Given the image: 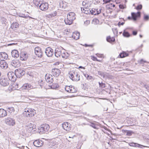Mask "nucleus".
<instances>
[{
	"instance_id": "1",
	"label": "nucleus",
	"mask_w": 149,
	"mask_h": 149,
	"mask_svg": "<svg viewBox=\"0 0 149 149\" xmlns=\"http://www.w3.org/2000/svg\"><path fill=\"white\" fill-rule=\"evenodd\" d=\"M36 114V111L34 109L30 107H26L24 109L22 114L25 117L29 118L34 116Z\"/></svg>"
},
{
	"instance_id": "2",
	"label": "nucleus",
	"mask_w": 149,
	"mask_h": 149,
	"mask_svg": "<svg viewBox=\"0 0 149 149\" xmlns=\"http://www.w3.org/2000/svg\"><path fill=\"white\" fill-rule=\"evenodd\" d=\"M50 128L49 125L47 124L42 125L38 128V132L40 134H44L48 131Z\"/></svg>"
},
{
	"instance_id": "3",
	"label": "nucleus",
	"mask_w": 149,
	"mask_h": 149,
	"mask_svg": "<svg viewBox=\"0 0 149 149\" xmlns=\"http://www.w3.org/2000/svg\"><path fill=\"white\" fill-rule=\"evenodd\" d=\"M34 3H35L37 1V3H35V4L37 6H38L39 4H40L39 7L40 9L42 11H45L48 9L49 8V4L47 3H41L39 1L38 3L37 0H34Z\"/></svg>"
},
{
	"instance_id": "4",
	"label": "nucleus",
	"mask_w": 149,
	"mask_h": 149,
	"mask_svg": "<svg viewBox=\"0 0 149 149\" xmlns=\"http://www.w3.org/2000/svg\"><path fill=\"white\" fill-rule=\"evenodd\" d=\"M69 74V77L73 81H78L80 79V76L78 75L77 72H75L73 71H70Z\"/></svg>"
},
{
	"instance_id": "5",
	"label": "nucleus",
	"mask_w": 149,
	"mask_h": 149,
	"mask_svg": "<svg viewBox=\"0 0 149 149\" xmlns=\"http://www.w3.org/2000/svg\"><path fill=\"white\" fill-rule=\"evenodd\" d=\"M5 123L9 126H13L15 124V122L14 119L8 117L5 119Z\"/></svg>"
},
{
	"instance_id": "6",
	"label": "nucleus",
	"mask_w": 149,
	"mask_h": 149,
	"mask_svg": "<svg viewBox=\"0 0 149 149\" xmlns=\"http://www.w3.org/2000/svg\"><path fill=\"white\" fill-rule=\"evenodd\" d=\"M8 77L9 79L12 81L15 82L16 80V76L15 72H10L8 73Z\"/></svg>"
},
{
	"instance_id": "7",
	"label": "nucleus",
	"mask_w": 149,
	"mask_h": 149,
	"mask_svg": "<svg viewBox=\"0 0 149 149\" xmlns=\"http://www.w3.org/2000/svg\"><path fill=\"white\" fill-rule=\"evenodd\" d=\"M15 73L17 77H20L25 74V71L22 69H18L15 70Z\"/></svg>"
},
{
	"instance_id": "8",
	"label": "nucleus",
	"mask_w": 149,
	"mask_h": 149,
	"mask_svg": "<svg viewBox=\"0 0 149 149\" xmlns=\"http://www.w3.org/2000/svg\"><path fill=\"white\" fill-rule=\"evenodd\" d=\"M61 71L58 68H54L52 70L51 74L55 77H58L61 74Z\"/></svg>"
},
{
	"instance_id": "9",
	"label": "nucleus",
	"mask_w": 149,
	"mask_h": 149,
	"mask_svg": "<svg viewBox=\"0 0 149 149\" xmlns=\"http://www.w3.org/2000/svg\"><path fill=\"white\" fill-rule=\"evenodd\" d=\"M10 81L7 78L2 77L0 79V84L3 86H6L9 84Z\"/></svg>"
},
{
	"instance_id": "10",
	"label": "nucleus",
	"mask_w": 149,
	"mask_h": 149,
	"mask_svg": "<svg viewBox=\"0 0 149 149\" xmlns=\"http://www.w3.org/2000/svg\"><path fill=\"white\" fill-rule=\"evenodd\" d=\"M35 53L38 57H41L42 56V52L41 48L39 47H37L35 48Z\"/></svg>"
},
{
	"instance_id": "11",
	"label": "nucleus",
	"mask_w": 149,
	"mask_h": 149,
	"mask_svg": "<svg viewBox=\"0 0 149 149\" xmlns=\"http://www.w3.org/2000/svg\"><path fill=\"white\" fill-rule=\"evenodd\" d=\"M65 89L66 91L69 93H75L76 92V89L72 86H66Z\"/></svg>"
},
{
	"instance_id": "12",
	"label": "nucleus",
	"mask_w": 149,
	"mask_h": 149,
	"mask_svg": "<svg viewBox=\"0 0 149 149\" xmlns=\"http://www.w3.org/2000/svg\"><path fill=\"white\" fill-rule=\"evenodd\" d=\"M45 79L47 82L51 83L54 81L52 75L50 74H47L45 76Z\"/></svg>"
},
{
	"instance_id": "13",
	"label": "nucleus",
	"mask_w": 149,
	"mask_h": 149,
	"mask_svg": "<svg viewBox=\"0 0 149 149\" xmlns=\"http://www.w3.org/2000/svg\"><path fill=\"white\" fill-rule=\"evenodd\" d=\"M71 125L68 122H64L62 124L63 128L67 131H70L71 129Z\"/></svg>"
},
{
	"instance_id": "14",
	"label": "nucleus",
	"mask_w": 149,
	"mask_h": 149,
	"mask_svg": "<svg viewBox=\"0 0 149 149\" xmlns=\"http://www.w3.org/2000/svg\"><path fill=\"white\" fill-rule=\"evenodd\" d=\"M28 58L27 53L24 52H22L20 54V59L22 61H26Z\"/></svg>"
},
{
	"instance_id": "15",
	"label": "nucleus",
	"mask_w": 149,
	"mask_h": 149,
	"mask_svg": "<svg viewBox=\"0 0 149 149\" xmlns=\"http://www.w3.org/2000/svg\"><path fill=\"white\" fill-rule=\"evenodd\" d=\"M45 53L48 57H51L53 54V50L50 47H48L46 49Z\"/></svg>"
},
{
	"instance_id": "16",
	"label": "nucleus",
	"mask_w": 149,
	"mask_h": 149,
	"mask_svg": "<svg viewBox=\"0 0 149 149\" xmlns=\"http://www.w3.org/2000/svg\"><path fill=\"white\" fill-rule=\"evenodd\" d=\"M131 15L132 19L134 21L137 20L138 17L141 16V13L140 12H138L137 13L132 12L131 13Z\"/></svg>"
},
{
	"instance_id": "17",
	"label": "nucleus",
	"mask_w": 149,
	"mask_h": 149,
	"mask_svg": "<svg viewBox=\"0 0 149 149\" xmlns=\"http://www.w3.org/2000/svg\"><path fill=\"white\" fill-rule=\"evenodd\" d=\"M102 9H100L99 10L97 9L93 8L91 9V10H90V13H91V15H96L99 14L101 12Z\"/></svg>"
},
{
	"instance_id": "18",
	"label": "nucleus",
	"mask_w": 149,
	"mask_h": 149,
	"mask_svg": "<svg viewBox=\"0 0 149 149\" xmlns=\"http://www.w3.org/2000/svg\"><path fill=\"white\" fill-rule=\"evenodd\" d=\"M62 51L61 48H57L56 49L55 52V56L57 57L61 56Z\"/></svg>"
},
{
	"instance_id": "19",
	"label": "nucleus",
	"mask_w": 149,
	"mask_h": 149,
	"mask_svg": "<svg viewBox=\"0 0 149 149\" xmlns=\"http://www.w3.org/2000/svg\"><path fill=\"white\" fill-rule=\"evenodd\" d=\"M75 15V13L73 12H70L68 13L67 15V18L73 21L76 18Z\"/></svg>"
},
{
	"instance_id": "20",
	"label": "nucleus",
	"mask_w": 149,
	"mask_h": 149,
	"mask_svg": "<svg viewBox=\"0 0 149 149\" xmlns=\"http://www.w3.org/2000/svg\"><path fill=\"white\" fill-rule=\"evenodd\" d=\"M8 58V55L5 52L0 53V60L5 61Z\"/></svg>"
},
{
	"instance_id": "21",
	"label": "nucleus",
	"mask_w": 149,
	"mask_h": 149,
	"mask_svg": "<svg viewBox=\"0 0 149 149\" xmlns=\"http://www.w3.org/2000/svg\"><path fill=\"white\" fill-rule=\"evenodd\" d=\"M43 142L40 140H36L34 141L33 143L34 145L36 147H40L42 144Z\"/></svg>"
},
{
	"instance_id": "22",
	"label": "nucleus",
	"mask_w": 149,
	"mask_h": 149,
	"mask_svg": "<svg viewBox=\"0 0 149 149\" xmlns=\"http://www.w3.org/2000/svg\"><path fill=\"white\" fill-rule=\"evenodd\" d=\"M12 65L15 67H18L20 65V64L18 60L15 59L12 61Z\"/></svg>"
},
{
	"instance_id": "23",
	"label": "nucleus",
	"mask_w": 149,
	"mask_h": 149,
	"mask_svg": "<svg viewBox=\"0 0 149 149\" xmlns=\"http://www.w3.org/2000/svg\"><path fill=\"white\" fill-rule=\"evenodd\" d=\"M19 26V24L17 22H13L11 23L10 28L14 30H15L16 28H18Z\"/></svg>"
},
{
	"instance_id": "24",
	"label": "nucleus",
	"mask_w": 149,
	"mask_h": 149,
	"mask_svg": "<svg viewBox=\"0 0 149 149\" xmlns=\"http://www.w3.org/2000/svg\"><path fill=\"white\" fill-rule=\"evenodd\" d=\"M7 115V111L3 109H0V118L3 117Z\"/></svg>"
},
{
	"instance_id": "25",
	"label": "nucleus",
	"mask_w": 149,
	"mask_h": 149,
	"mask_svg": "<svg viewBox=\"0 0 149 149\" xmlns=\"http://www.w3.org/2000/svg\"><path fill=\"white\" fill-rule=\"evenodd\" d=\"M8 66L6 62L3 60H1L0 61V67L2 68H5Z\"/></svg>"
},
{
	"instance_id": "26",
	"label": "nucleus",
	"mask_w": 149,
	"mask_h": 149,
	"mask_svg": "<svg viewBox=\"0 0 149 149\" xmlns=\"http://www.w3.org/2000/svg\"><path fill=\"white\" fill-rule=\"evenodd\" d=\"M128 56L129 54L128 53L124 51H123L120 54L118 57L120 58H123Z\"/></svg>"
},
{
	"instance_id": "27",
	"label": "nucleus",
	"mask_w": 149,
	"mask_h": 149,
	"mask_svg": "<svg viewBox=\"0 0 149 149\" xmlns=\"http://www.w3.org/2000/svg\"><path fill=\"white\" fill-rule=\"evenodd\" d=\"M11 54L12 56L14 58H17L19 56L18 52L16 50H13L11 52Z\"/></svg>"
},
{
	"instance_id": "28",
	"label": "nucleus",
	"mask_w": 149,
	"mask_h": 149,
	"mask_svg": "<svg viewBox=\"0 0 149 149\" xmlns=\"http://www.w3.org/2000/svg\"><path fill=\"white\" fill-rule=\"evenodd\" d=\"M22 88L24 90H29L31 88V85L29 84H25L22 86Z\"/></svg>"
},
{
	"instance_id": "29",
	"label": "nucleus",
	"mask_w": 149,
	"mask_h": 149,
	"mask_svg": "<svg viewBox=\"0 0 149 149\" xmlns=\"http://www.w3.org/2000/svg\"><path fill=\"white\" fill-rule=\"evenodd\" d=\"M69 56V54L66 51H63L61 56L64 58H67Z\"/></svg>"
},
{
	"instance_id": "30",
	"label": "nucleus",
	"mask_w": 149,
	"mask_h": 149,
	"mask_svg": "<svg viewBox=\"0 0 149 149\" xmlns=\"http://www.w3.org/2000/svg\"><path fill=\"white\" fill-rule=\"evenodd\" d=\"M64 21L66 24L70 25L72 24L73 21L67 18L65 19Z\"/></svg>"
},
{
	"instance_id": "31",
	"label": "nucleus",
	"mask_w": 149,
	"mask_h": 149,
	"mask_svg": "<svg viewBox=\"0 0 149 149\" xmlns=\"http://www.w3.org/2000/svg\"><path fill=\"white\" fill-rule=\"evenodd\" d=\"M27 127H28V130L29 131H31L35 128V125L31 123L29 124Z\"/></svg>"
},
{
	"instance_id": "32",
	"label": "nucleus",
	"mask_w": 149,
	"mask_h": 149,
	"mask_svg": "<svg viewBox=\"0 0 149 149\" xmlns=\"http://www.w3.org/2000/svg\"><path fill=\"white\" fill-rule=\"evenodd\" d=\"M12 86H13V89L15 90H17L18 88V84L15 83H11Z\"/></svg>"
},
{
	"instance_id": "33",
	"label": "nucleus",
	"mask_w": 149,
	"mask_h": 149,
	"mask_svg": "<svg viewBox=\"0 0 149 149\" xmlns=\"http://www.w3.org/2000/svg\"><path fill=\"white\" fill-rule=\"evenodd\" d=\"M91 59L94 61H98L100 62H102V60L98 59L97 58L94 56H91Z\"/></svg>"
},
{
	"instance_id": "34",
	"label": "nucleus",
	"mask_w": 149,
	"mask_h": 149,
	"mask_svg": "<svg viewBox=\"0 0 149 149\" xmlns=\"http://www.w3.org/2000/svg\"><path fill=\"white\" fill-rule=\"evenodd\" d=\"M59 87V85L57 83H53L51 86V88L54 89H55L58 88Z\"/></svg>"
},
{
	"instance_id": "35",
	"label": "nucleus",
	"mask_w": 149,
	"mask_h": 149,
	"mask_svg": "<svg viewBox=\"0 0 149 149\" xmlns=\"http://www.w3.org/2000/svg\"><path fill=\"white\" fill-rule=\"evenodd\" d=\"M76 36H77V37H80V33L77 31L73 33L72 37H76Z\"/></svg>"
},
{
	"instance_id": "36",
	"label": "nucleus",
	"mask_w": 149,
	"mask_h": 149,
	"mask_svg": "<svg viewBox=\"0 0 149 149\" xmlns=\"http://www.w3.org/2000/svg\"><path fill=\"white\" fill-rule=\"evenodd\" d=\"M123 34V36L124 37H129L130 36V33L128 32L125 31V30L124 31Z\"/></svg>"
},
{
	"instance_id": "37",
	"label": "nucleus",
	"mask_w": 149,
	"mask_h": 149,
	"mask_svg": "<svg viewBox=\"0 0 149 149\" xmlns=\"http://www.w3.org/2000/svg\"><path fill=\"white\" fill-rule=\"evenodd\" d=\"M56 146V143H54L51 142L49 143V148H54Z\"/></svg>"
},
{
	"instance_id": "38",
	"label": "nucleus",
	"mask_w": 149,
	"mask_h": 149,
	"mask_svg": "<svg viewBox=\"0 0 149 149\" xmlns=\"http://www.w3.org/2000/svg\"><path fill=\"white\" fill-rule=\"evenodd\" d=\"M107 40L108 42L111 43L115 41V39L114 38H107Z\"/></svg>"
},
{
	"instance_id": "39",
	"label": "nucleus",
	"mask_w": 149,
	"mask_h": 149,
	"mask_svg": "<svg viewBox=\"0 0 149 149\" xmlns=\"http://www.w3.org/2000/svg\"><path fill=\"white\" fill-rule=\"evenodd\" d=\"M13 88V86H12L11 84H10V85L8 87L7 90V91H8L9 92H11L12 91L14 90L13 89H12Z\"/></svg>"
},
{
	"instance_id": "40",
	"label": "nucleus",
	"mask_w": 149,
	"mask_h": 149,
	"mask_svg": "<svg viewBox=\"0 0 149 149\" xmlns=\"http://www.w3.org/2000/svg\"><path fill=\"white\" fill-rule=\"evenodd\" d=\"M124 132L126 133V135L127 136H131L133 133V132L130 131L124 130Z\"/></svg>"
},
{
	"instance_id": "41",
	"label": "nucleus",
	"mask_w": 149,
	"mask_h": 149,
	"mask_svg": "<svg viewBox=\"0 0 149 149\" xmlns=\"http://www.w3.org/2000/svg\"><path fill=\"white\" fill-rule=\"evenodd\" d=\"M99 84L100 87L102 88H104L106 87L105 84L103 83L102 82L100 83V82H99Z\"/></svg>"
},
{
	"instance_id": "42",
	"label": "nucleus",
	"mask_w": 149,
	"mask_h": 149,
	"mask_svg": "<svg viewBox=\"0 0 149 149\" xmlns=\"http://www.w3.org/2000/svg\"><path fill=\"white\" fill-rule=\"evenodd\" d=\"M1 23L2 24H6V19L5 18L3 17H1Z\"/></svg>"
},
{
	"instance_id": "43",
	"label": "nucleus",
	"mask_w": 149,
	"mask_h": 149,
	"mask_svg": "<svg viewBox=\"0 0 149 149\" xmlns=\"http://www.w3.org/2000/svg\"><path fill=\"white\" fill-rule=\"evenodd\" d=\"M95 55L97 57L101 58H104V56L103 54H100L98 53L96 54Z\"/></svg>"
},
{
	"instance_id": "44",
	"label": "nucleus",
	"mask_w": 149,
	"mask_h": 149,
	"mask_svg": "<svg viewBox=\"0 0 149 149\" xmlns=\"http://www.w3.org/2000/svg\"><path fill=\"white\" fill-rule=\"evenodd\" d=\"M144 20L146 21H148L149 19V16L148 15H144Z\"/></svg>"
},
{
	"instance_id": "45",
	"label": "nucleus",
	"mask_w": 149,
	"mask_h": 149,
	"mask_svg": "<svg viewBox=\"0 0 149 149\" xmlns=\"http://www.w3.org/2000/svg\"><path fill=\"white\" fill-rule=\"evenodd\" d=\"M83 46L86 47H93L94 46V45L93 44L87 45L86 44H85L84 45H83Z\"/></svg>"
},
{
	"instance_id": "46",
	"label": "nucleus",
	"mask_w": 149,
	"mask_h": 149,
	"mask_svg": "<svg viewBox=\"0 0 149 149\" xmlns=\"http://www.w3.org/2000/svg\"><path fill=\"white\" fill-rule=\"evenodd\" d=\"M142 5L140 4L138 5L136 7V9L137 10H141L142 8Z\"/></svg>"
},
{
	"instance_id": "47",
	"label": "nucleus",
	"mask_w": 149,
	"mask_h": 149,
	"mask_svg": "<svg viewBox=\"0 0 149 149\" xmlns=\"http://www.w3.org/2000/svg\"><path fill=\"white\" fill-rule=\"evenodd\" d=\"M108 6H109V7L108 8L110 9H112V7H114L115 6V5L113 3L109 4Z\"/></svg>"
},
{
	"instance_id": "48",
	"label": "nucleus",
	"mask_w": 149,
	"mask_h": 149,
	"mask_svg": "<svg viewBox=\"0 0 149 149\" xmlns=\"http://www.w3.org/2000/svg\"><path fill=\"white\" fill-rule=\"evenodd\" d=\"M87 9L86 8H81V10L82 11H83V10L84 11V10L85 11L84 13L86 14H87L88 13H89L88 12V11L87 12Z\"/></svg>"
},
{
	"instance_id": "49",
	"label": "nucleus",
	"mask_w": 149,
	"mask_h": 149,
	"mask_svg": "<svg viewBox=\"0 0 149 149\" xmlns=\"http://www.w3.org/2000/svg\"><path fill=\"white\" fill-rule=\"evenodd\" d=\"M130 145L131 146H134V147H136L137 144L134 143H130Z\"/></svg>"
},
{
	"instance_id": "50",
	"label": "nucleus",
	"mask_w": 149,
	"mask_h": 149,
	"mask_svg": "<svg viewBox=\"0 0 149 149\" xmlns=\"http://www.w3.org/2000/svg\"><path fill=\"white\" fill-rule=\"evenodd\" d=\"M101 1H102V0H94L95 2L94 3V4H98Z\"/></svg>"
},
{
	"instance_id": "51",
	"label": "nucleus",
	"mask_w": 149,
	"mask_h": 149,
	"mask_svg": "<svg viewBox=\"0 0 149 149\" xmlns=\"http://www.w3.org/2000/svg\"><path fill=\"white\" fill-rule=\"evenodd\" d=\"M136 147H137L139 148H142V147H146V146H143V145H140L139 144H137Z\"/></svg>"
},
{
	"instance_id": "52",
	"label": "nucleus",
	"mask_w": 149,
	"mask_h": 149,
	"mask_svg": "<svg viewBox=\"0 0 149 149\" xmlns=\"http://www.w3.org/2000/svg\"><path fill=\"white\" fill-rule=\"evenodd\" d=\"M19 16L20 17H24V18H26V17L25 16V15H24V14H20Z\"/></svg>"
},
{
	"instance_id": "53",
	"label": "nucleus",
	"mask_w": 149,
	"mask_h": 149,
	"mask_svg": "<svg viewBox=\"0 0 149 149\" xmlns=\"http://www.w3.org/2000/svg\"><path fill=\"white\" fill-rule=\"evenodd\" d=\"M111 1V0H103V1L105 3L110 2Z\"/></svg>"
},
{
	"instance_id": "54",
	"label": "nucleus",
	"mask_w": 149,
	"mask_h": 149,
	"mask_svg": "<svg viewBox=\"0 0 149 149\" xmlns=\"http://www.w3.org/2000/svg\"><path fill=\"white\" fill-rule=\"evenodd\" d=\"M125 22H119L118 23V26H120V25H123L124 24Z\"/></svg>"
},
{
	"instance_id": "55",
	"label": "nucleus",
	"mask_w": 149,
	"mask_h": 149,
	"mask_svg": "<svg viewBox=\"0 0 149 149\" xmlns=\"http://www.w3.org/2000/svg\"><path fill=\"white\" fill-rule=\"evenodd\" d=\"M9 109L13 112L15 111V109L14 107H10L9 108Z\"/></svg>"
},
{
	"instance_id": "56",
	"label": "nucleus",
	"mask_w": 149,
	"mask_h": 149,
	"mask_svg": "<svg viewBox=\"0 0 149 149\" xmlns=\"http://www.w3.org/2000/svg\"><path fill=\"white\" fill-rule=\"evenodd\" d=\"M91 126L94 128L96 129V126L93 123H92L91 125Z\"/></svg>"
},
{
	"instance_id": "57",
	"label": "nucleus",
	"mask_w": 149,
	"mask_h": 149,
	"mask_svg": "<svg viewBox=\"0 0 149 149\" xmlns=\"http://www.w3.org/2000/svg\"><path fill=\"white\" fill-rule=\"evenodd\" d=\"M137 31H132V34L133 35H136L137 34Z\"/></svg>"
},
{
	"instance_id": "58",
	"label": "nucleus",
	"mask_w": 149,
	"mask_h": 149,
	"mask_svg": "<svg viewBox=\"0 0 149 149\" xmlns=\"http://www.w3.org/2000/svg\"><path fill=\"white\" fill-rule=\"evenodd\" d=\"M119 7L120 9H123L124 8V6L123 5H121V4L119 5Z\"/></svg>"
},
{
	"instance_id": "59",
	"label": "nucleus",
	"mask_w": 149,
	"mask_h": 149,
	"mask_svg": "<svg viewBox=\"0 0 149 149\" xmlns=\"http://www.w3.org/2000/svg\"><path fill=\"white\" fill-rule=\"evenodd\" d=\"M12 41H14V43H12L11 44H13V45H15V44H17V42L18 41L17 40H15V41H13V40H12Z\"/></svg>"
},
{
	"instance_id": "60",
	"label": "nucleus",
	"mask_w": 149,
	"mask_h": 149,
	"mask_svg": "<svg viewBox=\"0 0 149 149\" xmlns=\"http://www.w3.org/2000/svg\"><path fill=\"white\" fill-rule=\"evenodd\" d=\"M56 15V13H54V14H51V15H50L51 16V17L55 16Z\"/></svg>"
},
{
	"instance_id": "61",
	"label": "nucleus",
	"mask_w": 149,
	"mask_h": 149,
	"mask_svg": "<svg viewBox=\"0 0 149 149\" xmlns=\"http://www.w3.org/2000/svg\"><path fill=\"white\" fill-rule=\"evenodd\" d=\"M43 85V81L42 80H41L40 82V86H42Z\"/></svg>"
},
{
	"instance_id": "62",
	"label": "nucleus",
	"mask_w": 149,
	"mask_h": 149,
	"mask_svg": "<svg viewBox=\"0 0 149 149\" xmlns=\"http://www.w3.org/2000/svg\"><path fill=\"white\" fill-rule=\"evenodd\" d=\"M79 68H81V69H85V67H82V66H79Z\"/></svg>"
},
{
	"instance_id": "63",
	"label": "nucleus",
	"mask_w": 149,
	"mask_h": 149,
	"mask_svg": "<svg viewBox=\"0 0 149 149\" xmlns=\"http://www.w3.org/2000/svg\"><path fill=\"white\" fill-rule=\"evenodd\" d=\"M127 18L129 20H131L132 19V16L130 17L129 16V17H128Z\"/></svg>"
},
{
	"instance_id": "64",
	"label": "nucleus",
	"mask_w": 149,
	"mask_h": 149,
	"mask_svg": "<svg viewBox=\"0 0 149 149\" xmlns=\"http://www.w3.org/2000/svg\"><path fill=\"white\" fill-rule=\"evenodd\" d=\"M59 64V63L58 62H56L55 64L54 65H57Z\"/></svg>"
}]
</instances>
